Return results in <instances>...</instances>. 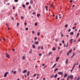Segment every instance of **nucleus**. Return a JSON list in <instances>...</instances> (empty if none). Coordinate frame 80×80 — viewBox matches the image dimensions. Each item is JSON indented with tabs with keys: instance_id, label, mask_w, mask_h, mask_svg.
I'll list each match as a JSON object with an SVG mask.
<instances>
[{
	"instance_id": "obj_23",
	"label": "nucleus",
	"mask_w": 80,
	"mask_h": 80,
	"mask_svg": "<svg viewBox=\"0 0 80 80\" xmlns=\"http://www.w3.org/2000/svg\"><path fill=\"white\" fill-rule=\"evenodd\" d=\"M46 10H47H47H48V6L46 7Z\"/></svg>"
},
{
	"instance_id": "obj_36",
	"label": "nucleus",
	"mask_w": 80,
	"mask_h": 80,
	"mask_svg": "<svg viewBox=\"0 0 80 80\" xmlns=\"http://www.w3.org/2000/svg\"><path fill=\"white\" fill-rule=\"evenodd\" d=\"M79 35H80V33H78L77 34V36H78H78H79Z\"/></svg>"
},
{
	"instance_id": "obj_52",
	"label": "nucleus",
	"mask_w": 80,
	"mask_h": 80,
	"mask_svg": "<svg viewBox=\"0 0 80 80\" xmlns=\"http://www.w3.org/2000/svg\"><path fill=\"white\" fill-rule=\"evenodd\" d=\"M72 2H73V1L72 0H71L70 1V2L71 3H72Z\"/></svg>"
},
{
	"instance_id": "obj_34",
	"label": "nucleus",
	"mask_w": 80,
	"mask_h": 80,
	"mask_svg": "<svg viewBox=\"0 0 80 80\" xmlns=\"http://www.w3.org/2000/svg\"><path fill=\"white\" fill-rule=\"evenodd\" d=\"M15 2H18V0H14Z\"/></svg>"
},
{
	"instance_id": "obj_33",
	"label": "nucleus",
	"mask_w": 80,
	"mask_h": 80,
	"mask_svg": "<svg viewBox=\"0 0 80 80\" xmlns=\"http://www.w3.org/2000/svg\"><path fill=\"white\" fill-rule=\"evenodd\" d=\"M70 31H71V29H68V32H70Z\"/></svg>"
},
{
	"instance_id": "obj_29",
	"label": "nucleus",
	"mask_w": 80,
	"mask_h": 80,
	"mask_svg": "<svg viewBox=\"0 0 80 80\" xmlns=\"http://www.w3.org/2000/svg\"><path fill=\"white\" fill-rule=\"evenodd\" d=\"M65 28H67L68 27V25H67V24H66L65 25Z\"/></svg>"
},
{
	"instance_id": "obj_64",
	"label": "nucleus",
	"mask_w": 80,
	"mask_h": 80,
	"mask_svg": "<svg viewBox=\"0 0 80 80\" xmlns=\"http://www.w3.org/2000/svg\"><path fill=\"white\" fill-rule=\"evenodd\" d=\"M7 5H10V3H8Z\"/></svg>"
},
{
	"instance_id": "obj_13",
	"label": "nucleus",
	"mask_w": 80,
	"mask_h": 80,
	"mask_svg": "<svg viewBox=\"0 0 80 80\" xmlns=\"http://www.w3.org/2000/svg\"><path fill=\"white\" fill-rule=\"evenodd\" d=\"M22 60H25V56H23L22 57Z\"/></svg>"
},
{
	"instance_id": "obj_16",
	"label": "nucleus",
	"mask_w": 80,
	"mask_h": 80,
	"mask_svg": "<svg viewBox=\"0 0 80 80\" xmlns=\"http://www.w3.org/2000/svg\"><path fill=\"white\" fill-rule=\"evenodd\" d=\"M27 76H28L29 75V74H30V72L29 71L27 72Z\"/></svg>"
},
{
	"instance_id": "obj_25",
	"label": "nucleus",
	"mask_w": 80,
	"mask_h": 80,
	"mask_svg": "<svg viewBox=\"0 0 80 80\" xmlns=\"http://www.w3.org/2000/svg\"><path fill=\"white\" fill-rule=\"evenodd\" d=\"M69 78H70V77H69V76H68L67 80H69Z\"/></svg>"
},
{
	"instance_id": "obj_49",
	"label": "nucleus",
	"mask_w": 80,
	"mask_h": 80,
	"mask_svg": "<svg viewBox=\"0 0 80 80\" xmlns=\"http://www.w3.org/2000/svg\"><path fill=\"white\" fill-rule=\"evenodd\" d=\"M39 56H42V54L40 53L39 54Z\"/></svg>"
},
{
	"instance_id": "obj_20",
	"label": "nucleus",
	"mask_w": 80,
	"mask_h": 80,
	"mask_svg": "<svg viewBox=\"0 0 80 80\" xmlns=\"http://www.w3.org/2000/svg\"><path fill=\"white\" fill-rule=\"evenodd\" d=\"M32 47H33V48H35V45L33 44L32 45Z\"/></svg>"
},
{
	"instance_id": "obj_42",
	"label": "nucleus",
	"mask_w": 80,
	"mask_h": 80,
	"mask_svg": "<svg viewBox=\"0 0 80 80\" xmlns=\"http://www.w3.org/2000/svg\"><path fill=\"white\" fill-rule=\"evenodd\" d=\"M53 3H52V4L51 5V7H53Z\"/></svg>"
},
{
	"instance_id": "obj_7",
	"label": "nucleus",
	"mask_w": 80,
	"mask_h": 80,
	"mask_svg": "<svg viewBox=\"0 0 80 80\" xmlns=\"http://www.w3.org/2000/svg\"><path fill=\"white\" fill-rule=\"evenodd\" d=\"M59 58H60V57H58L57 58H56V62H57L58 60H59Z\"/></svg>"
},
{
	"instance_id": "obj_28",
	"label": "nucleus",
	"mask_w": 80,
	"mask_h": 80,
	"mask_svg": "<svg viewBox=\"0 0 80 80\" xmlns=\"http://www.w3.org/2000/svg\"><path fill=\"white\" fill-rule=\"evenodd\" d=\"M37 75V74H35L33 75V77H35V76H36Z\"/></svg>"
},
{
	"instance_id": "obj_9",
	"label": "nucleus",
	"mask_w": 80,
	"mask_h": 80,
	"mask_svg": "<svg viewBox=\"0 0 80 80\" xmlns=\"http://www.w3.org/2000/svg\"><path fill=\"white\" fill-rule=\"evenodd\" d=\"M33 3V0H30V4H32Z\"/></svg>"
},
{
	"instance_id": "obj_47",
	"label": "nucleus",
	"mask_w": 80,
	"mask_h": 80,
	"mask_svg": "<svg viewBox=\"0 0 80 80\" xmlns=\"http://www.w3.org/2000/svg\"><path fill=\"white\" fill-rule=\"evenodd\" d=\"M46 67H47V66L46 65L44 67V68H46Z\"/></svg>"
},
{
	"instance_id": "obj_56",
	"label": "nucleus",
	"mask_w": 80,
	"mask_h": 80,
	"mask_svg": "<svg viewBox=\"0 0 80 80\" xmlns=\"http://www.w3.org/2000/svg\"><path fill=\"white\" fill-rule=\"evenodd\" d=\"M62 51H61L60 52V54L62 53Z\"/></svg>"
},
{
	"instance_id": "obj_39",
	"label": "nucleus",
	"mask_w": 80,
	"mask_h": 80,
	"mask_svg": "<svg viewBox=\"0 0 80 80\" xmlns=\"http://www.w3.org/2000/svg\"><path fill=\"white\" fill-rule=\"evenodd\" d=\"M75 64H74L73 66V67L72 68V69H73V68H74L75 67Z\"/></svg>"
},
{
	"instance_id": "obj_12",
	"label": "nucleus",
	"mask_w": 80,
	"mask_h": 80,
	"mask_svg": "<svg viewBox=\"0 0 80 80\" xmlns=\"http://www.w3.org/2000/svg\"><path fill=\"white\" fill-rule=\"evenodd\" d=\"M56 65H57V63L55 64L51 68V69H52V68H54L55 66H56Z\"/></svg>"
},
{
	"instance_id": "obj_15",
	"label": "nucleus",
	"mask_w": 80,
	"mask_h": 80,
	"mask_svg": "<svg viewBox=\"0 0 80 80\" xmlns=\"http://www.w3.org/2000/svg\"><path fill=\"white\" fill-rule=\"evenodd\" d=\"M58 68L55 69L54 70V72H56V71H58Z\"/></svg>"
},
{
	"instance_id": "obj_10",
	"label": "nucleus",
	"mask_w": 80,
	"mask_h": 80,
	"mask_svg": "<svg viewBox=\"0 0 80 80\" xmlns=\"http://www.w3.org/2000/svg\"><path fill=\"white\" fill-rule=\"evenodd\" d=\"M48 54L49 55H51L52 54V52H50L48 53Z\"/></svg>"
},
{
	"instance_id": "obj_55",
	"label": "nucleus",
	"mask_w": 80,
	"mask_h": 80,
	"mask_svg": "<svg viewBox=\"0 0 80 80\" xmlns=\"http://www.w3.org/2000/svg\"><path fill=\"white\" fill-rule=\"evenodd\" d=\"M68 47V42L67 43V45H66V47Z\"/></svg>"
},
{
	"instance_id": "obj_8",
	"label": "nucleus",
	"mask_w": 80,
	"mask_h": 80,
	"mask_svg": "<svg viewBox=\"0 0 80 80\" xmlns=\"http://www.w3.org/2000/svg\"><path fill=\"white\" fill-rule=\"evenodd\" d=\"M73 34H74V32H71L70 33V35H73Z\"/></svg>"
},
{
	"instance_id": "obj_40",
	"label": "nucleus",
	"mask_w": 80,
	"mask_h": 80,
	"mask_svg": "<svg viewBox=\"0 0 80 80\" xmlns=\"http://www.w3.org/2000/svg\"><path fill=\"white\" fill-rule=\"evenodd\" d=\"M32 33L33 34L35 33V32L34 31H32Z\"/></svg>"
},
{
	"instance_id": "obj_30",
	"label": "nucleus",
	"mask_w": 80,
	"mask_h": 80,
	"mask_svg": "<svg viewBox=\"0 0 80 80\" xmlns=\"http://www.w3.org/2000/svg\"><path fill=\"white\" fill-rule=\"evenodd\" d=\"M19 25V23H17V27H18Z\"/></svg>"
},
{
	"instance_id": "obj_61",
	"label": "nucleus",
	"mask_w": 80,
	"mask_h": 80,
	"mask_svg": "<svg viewBox=\"0 0 80 80\" xmlns=\"http://www.w3.org/2000/svg\"><path fill=\"white\" fill-rule=\"evenodd\" d=\"M12 51H13V52H14V51H15V49H13L12 50Z\"/></svg>"
},
{
	"instance_id": "obj_43",
	"label": "nucleus",
	"mask_w": 80,
	"mask_h": 80,
	"mask_svg": "<svg viewBox=\"0 0 80 80\" xmlns=\"http://www.w3.org/2000/svg\"><path fill=\"white\" fill-rule=\"evenodd\" d=\"M37 38L36 37H35L34 38V40H37Z\"/></svg>"
},
{
	"instance_id": "obj_3",
	"label": "nucleus",
	"mask_w": 80,
	"mask_h": 80,
	"mask_svg": "<svg viewBox=\"0 0 80 80\" xmlns=\"http://www.w3.org/2000/svg\"><path fill=\"white\" fill-rule=\"evenodd\" d=\"M58 74H59V75H61L62 77H63V72H58Z\"/></svg>"
},
{
	"instance_id": "obj_58",
	"label": "nucleus",
	"mask_w": 80,
	"mask_h": 80,
	"mask_svg": "<svg viewBox=\"0 0 80 80\" xmlns=\"http://www.w3.org/2000/svg\"><path fill=\"white\" fill-rule=\"evenodd\" d=\"M56 19H58V15L56 16Z\"/></svg>"
},
{
	"instance_id": "obj_1",
	"label": "nucleus",
	"mask_w": 80,
	"mask_h": 80,
	"mask_svg": "<svg viewBox=\"0 0 80 80\" xmlns=\"http://www.w3.org/2000/svg\"><path fill=\"white\" fill-rule=\"evenodd\" d=\"M69 78H70L71 79V80H72L73 79V76L72 75H71L70 76H69Z\"/></svg>"
},
{
	"instance_id": "obj_2",
	"label": "nucleus",
	"mask_w": 80,
	"mask_h": 80,
	"mask_svg": "<svg viewBox=\"0 0 80 80\" xmlns=\"http://www.w3.org/2000/svg\"><path fill=\"white\" fill-rule=\"evenodd\" d=\"M69 42L71 43V44H72V43H73V39H70L69 41Z\"/></svg>"
},
{
	"instance_id": "obj_17",
	"label": "nucleus",
	"mask_w": 80,
	"mask_h": 80,
	"mask_svg": "<svg viewBox=\"0 0 80 80\" xmlns=\"http://www.w3.org/2000/svg\"><path fill=\"white\" fill-rule=\"evenodd\" d=\"M58 75H57V74H56V75H55V76H54V78H57V77Z\"/></svg>"
},
{
	"instance_id": "obj_35",
	"label": "nucleus",
	"mask_w": 80,
	"mask_h": 80,
	"mask_svg": "<svg viewBox=\"0 0 80 80\" xmlns=\"http://www.w3.org/2000/svg\"><path fill=\"white\" fill-rule=\"evenodd\" d=\"M35 26H37V23L35 22Z\"/></svg>"
},
{
	"instance_id": "obj_53",
	"label": "nucleus",
	"mask_w": 80,
	"mask_h": 80,
	"mask_svg": "<svg viewBox=\"0 0 80 80\" xmlns=\"http://www.w3.org/2000/svg\"><path fill=\"white\" fill-rule=\"evenodd\" d=\"M58 49L59 50H60V47H58Z\"/></svg>"
},
{
	"instance_id": "obj_44",
	"label": "nucleus",
	"mask_w": 80,
	"mask_h": 80,
	"mask_svg": "<svg viewBox=\"0 0 80 80\" xmlns=\"http://www.w3.org/2000/svg\"><path fill=\"white\" fill-rule=\"evenodd\" d=\"M24 25H27V23L26 22H25L24 23Z\"/></svg>"
},
{
	"instance_id": "obj_59",
	"label": "nucleus",
	"mask_w": 80,
	"mask_h": 80,
	"mask_svg": "<svg viewBox=\"0 0 80 80\" xmlns=\"http://www.w3.org/2000/svg\"><path fill=\"white\" fill-rule=\"evenodd\" d=\"M43 80H46V79L45 78H43Z\"/></svg>"
},
{
	"instance_id": "obj_46",
	"label": "nucleus",
	"mask_w": 80,
	"mask_h": 80,
	"mask_svg": "<svg viewBox=\"0 0 80 80\" xmlns=\"http://www.w3.org/2000/svg\"><path fill=\"white\" fill-rule=\"evenodd\" d=\"M76 28L75 27H74L72 28V29L73 30L74 29H75V28Z\"/></svg>"
},
{
	"instance_id": "obj_27",
	"label": "nucleus",
	"mask_w": 80,
	"mask_h": 80,
	"mask_svg": "<svg viewBox=\"0 0 80 80\" xmlns=\"http://www.w3.org/2000/svg\"><path fill=\"white\" fill-rule=\"evenodd\" d=\"M68 59H67L66 61V63L67 64V62H68Z\"/></svg>"
},
{
	"instance_id": "obj_38",
	"label": "nucleus",
	"mask_w": 80,
	"mask_h": 80,
	"mask_svg": "<svg viewBox=\"0 0 80 80\" xmlns=\"http://www.w3.org/2000/svg\"><path fill=\"white\" fill-rule=\"evenodd\" d=\"M32 53V51H30L29 52V53Z\"/></svg>"
},
{
	"instance_id": "obj_26",
	"label": "nucleus",
	"mask_w": 80,
	"mask_h": 80,
	"mask_svg": "<svg viewBox=\"0 0 80 80\" xmlns=\"http://www.w3.org/2000/svg\"><path fill=\"white\" fill-rule=\"evenodd\" d=\"M13 73L14 74H16V73H17V71H14Z\"/></svg>"
},
{
	"instance_id": "obj_14",
	"label": "nucleus",
	"mask_w": 80,
	"mask_h": 80,
	"mask_svg": "<svg viewBox=\"0 0 80 80\" xmlns=\"http://www.w3.org/2000/svg\"><path fill=\"white\" fill-rule=\"evenodd\" d=\"M38 43L39 42L38 41H37L35 42V44H36V45H38Z\"/></svg>"
},
{
	"instance_id": "obj_45",
	"label": "nucleus",
	"mask_w": 80,
	"mask_h": 80,
	"mask_svg": "<svg viewBox=\"0 0 80 80\" xmlns=\"http://www.w3.org/2000/svg\"><path fill=\"white\" fill-rule=\"evenodd\" d=\"M26 4L27 5H29V3H28V2H26Z\"/></svg>"
},
{
	"instance_id": "obj_19",
	"label": "nucleus",
	"mask_w": 80,
	"mask_h": 80,
	"mask_svg": "<svg viewBox=\"0 0 80 80\" xmlns=\"http://www.w3.org/2000/svg\"><path fill=\"white\" fill-rule=\"evenodd\" d=\"M52 50H56V48H55L54 47L52 48Z\"/></svg>"
},
{
	"instance_id": "obj_57",
	"label": "nucleus",
	"mask_w": 80,
	"mask_h": 80,
	"mask_svg": "<svg viewBox=\"0 0 80 80\" xmlns=\"http://www.w3.org/2000/svg\"><path fill=\"white\" fill-rule=\"evenodd\" d=\"M55 40L56 42H57V40H58L57 39H56Z\"/></svg>"
},
{
	"instance_id": "obj_60",
	"label": "nucleus",
	"mask_w": 80,
	"mask_h": 80,
	"mask_svg": "<svg viewBox=\"0 0 80 80\" xmlns=\"http://www.w3.org/2000/svg\"><path fill=\"white\" fill-rule=\"evenodd\" d=\"M40 47H38V50H39V49H40Z\"/></svg>"
},
{
	"instance_id": "obj_18",
	"label": "nucleus",
	"mask_w": 80,
	"mask_h": 80,
	"mask_svg": "<svg viewBox=\"0 0 80 80\" xmlns=\"http://www.w3.org/2000/svg\"><path fill=\"white\" fill-rule=\"evenodd\" d=\"M50 77L52 78H54V75H52Z\"/></svg>"
},
{
	"instance_id": "obj_63",
	"label": "nucleus",
	"mask_w": 80,
	"mask_h": 80,
	"mask_svg": "<svg viewBox=\"0 0 80 80\" xmlns=\"http://www.w3.org/2000/svg\"><path fill=\"white\" fill-rule=\"evenodd\" d=\"M58 80H60V78H58Z\"/></svg>"
},
{
	"instance_id": "obj_22",
	"label": "nucleus",
	"mask_w": 80,
	"mask_h": 80,
	"mask_svg": "<svg viewBox=\"0 0 80 80\" xmlns=\"http://www.w3.org/2000/svg\"><path fill=\"white\" fill-rule=\"evenodd\" d=\"M40 15L39 14H37V17H39V16Z\"/></svg>"
},
{
	"instance_id": "obj_11",
	"label": "nucleus",
	"mask_w": 80,
	"mask_h": 80,
	"mask_svg": "<svg viewBox=\"0 0 80 80\" xmlns=\"http://www.w3.org/2000/svg\"><path fill=\"white\" fill-rule=\"evenodd\" d=\"M27 72V70H24L23 72H22V73H26V72Z\"/></svg>"
},
{
	"instance_id": "obj_5",
	"label": "nucleus",
	"mask_w": 80,
	"mask_h": 80,
	"mask_svg": "<svg viewBox=\"0 0 80 80\" xmlns=\"http://www.w3.org/2000/svg\"><path fill=\"white\" fill-rule=\"evenodd\" d=\"M8 72H7L4 74V77H7V74H8Z\"/></svg>"
},
{
	"instance_id": "obj_51",
	"label": "nucleus",
	"mask_w": 80,
	"mask_h": 80,
	"mask_svg": "<svg viewBox=\"0 0 80 80\" xmlns=\"http://www.w3.org/2000/svg\"><path fill=\"white\" fill-rule=\"evenodd\" d=\"M15 9V7H13V10H14V9Z\"/></svg>"
},
{
	"instance_id": "obj_31",
	"label": "nucleus",
	"mask_w": 80,
	"mask_h": 80,
	"mask_svg": "<svg viewBox=\"0 0 80 80\" xmlns=\"http://www.w3.org/2000/svg\"><path fill=\"white\" fill-rule=\"evenodd\" d=\"M22 6L23 7H24V8H25V5L23 4L22 5Z\"/></svg>"
},
{
	"instance_id": "obj_24",
	"label": "nucleus",
	"mask_w": 80,
	"mask_h": 80,
	"mask_svg": "<svg viewBox=\"0 0 80 80\" xmlns=\"http://www.w3.org/2000/svg\"><path fill=\"white\" fill-rule=\"evenodd\" d=\"M21 19H23L24 18V17H23V16H21Z\"/></svg>"
},
{
	"instance_id": "obj_21",
	"label": "nucleus",
	"mask_w": 80,
	"mask_h": 80,
	"mask_svg": "<svg viewBox=\"0 0 80 80\" xmlns=\"http://www.w3.org/2000/svg\"><path fill=\"white\" fill-rule=\"evenodd\" d=\"M72 50L71 49L69 52H68L69 53H71L72 52Z\"/></svg>"
},
{
	"instance_id": "obj_62",
	"label": "nucleus",
	"mask_w": 80,
	"mask_h": 80,
	"mask_svg": "<svg viewBox=\"0 0 80 80\" xmlns=\"http://www.w3.org/2000/svg\"><path fill=\"white\" fill-rule=\"evenodd\" d=\"M75 7V5H73V6L72 7V8L74 7Z\"/></svg>"
},
{
	"instance_id": "obj_32",
	"label": "nucleus",
	"mask_w": 80,
	"mask_h": 80,
	"mask_svg": "<svg viewBox=\"0 0 80 80\" xmlns=\"http://www.w3.org/2000/svg\"><path fill=\"white\" fill-rule=\"evenodd\" d=\"M37 35L38 36H40V32H38L37 34Z\"/></svg>"
},
{
	"instance_id": "obj_41",
	"label": "nucleus",
	"mask_w": 80,
	"mask_h": 80,
	"mask_svg": "<svg viewBox=\"0 0 80 80\" xmlns=\"http://www.w3.org/2000/svg\"><path fill=\"white\" fill-rule=\"evenodd\" d=\"M26 30H28V28H27L26 29H25Z\"/></svg>"
},
{
	"instance_id": "obj_37",
	"label": "nucleus",
	"mask_w": 80,
	"mask_h": 80,
	"mask_svg": "<svg viewBox=\"0 0 80 80\" xmlns=\"http://www.w3.org/2000/svg\"><path fill=\"white\" fill-rule=\"evenodd\" d=\"M35 12H32V14L33 15H35Z\"/></svg>"
},
{
	"instance_id": "obj_50",
	"label": "nucleus",
	"mask_w": 80,
	"mask_h": 80,
	"mask_svg": "<svg viewBox=\"0 0 80 80\" xmlns=\"http://www.w3.org/2000/svg\"><path fill=\"white\" fill-rule=\"evenodd\" d=\"M69 53H70L69 52H68L67 54V55H69Z\"/></svg>"
},
{
	"instance_id": "obj_6",
	"label": "nucleus",
	"mask_w": 80,
	"mask_h": 80,
	"mask_svg": "<svg viewBox=\"0 0 80 80\" xmlns=\"http://www.w3.org/2000/svg\"><path fill=\"white\" fill-rule=\"evenodd\" d=\"M68 76V74H67V73L65 74L64 76V78H66Z\"/></svg>"
},
{
	"instance_id": "obj_48",
	"label": "nucleus",
	"mask_w": 80,
	"mask_h": 80,
	"mask_svg": "<svg viewBox=\"0 0 80 80\" xmlns=\"http://www.w3.org/2000/svg\"><path fill=\"white\" fill-rule=\"evenodd\" d=\"M62 43H65V41H62Z\"/></svg>"
},
{
	"instance_id": "obj_54",
	"label": "nucleus",
	"mask_w": 80,
	"mask_h": 80,
	"mask_svg": "<svg viewBox=\"0 0 80 80\" xmlns=\"http://www.w3.org/2000/svg\"><path fill=\"white\" fill-rule=\"evenodd\" d=\"M62 43H59V45H60V46H62Z\"/></svg>"
},
{
	"instance_id": "obj_4",
	"label": "nucleus",
	"mask_w": 80,
	"mask_h": 80,
	"mask_svg": "<svg viewBox=\"0 0 80 80\" xmlns=\"http://www.w3.org/2000/svg\"><path fill=\"white\" fill-rule=\"evenodd\" d=\"M6 57H7V58H10V55H8L7 53H6Z\"/></svg>"
}]
</instances>
